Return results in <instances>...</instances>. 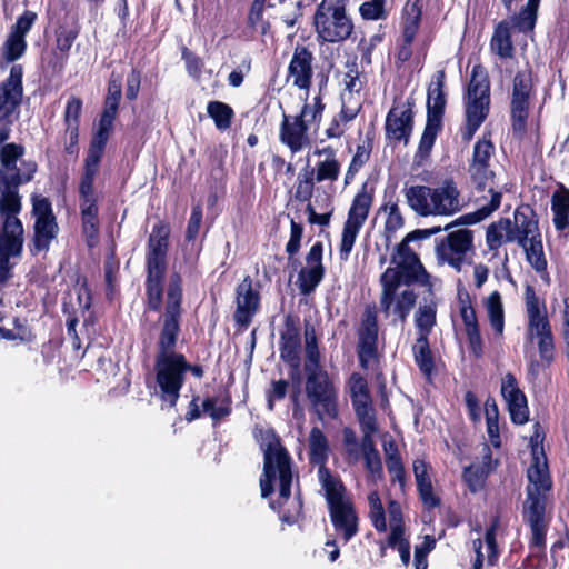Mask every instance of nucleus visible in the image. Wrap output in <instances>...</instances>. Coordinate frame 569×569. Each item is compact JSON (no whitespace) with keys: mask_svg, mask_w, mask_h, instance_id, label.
<instances>
[{"mask_svg":"<svg viewBox=\"0 0 569 569\" xmlns=\"http://www.w3.org/2000/svg\"><path fill=\"white\" fill-rule=\"evenodd\" d=\"M289 388V382L284 379L272 380L270 388L266 391L268 408L273 409L276 401H281L286 398Z\"/></svg>","mask_w":569,"mask_h":569,"instance_id":"obj_57","label":"nucleus"},{"mask_svg":"<svg viewBox=\"0 0 569 569\" xmlns=\"http://www.w3.org/2000/svg\"><path fill=\"white\" fill-rule=\"evenodd\" d=\"M436 323L437 322H417L420 336L412 349L416 365L428 381H431L436 371L435 357L428 340V335Z\"/></svg>","mask_w":569,"mask_h":569,"instance_id":"obj_24","label":"nucleus"},{"mask_svg":"<svg viewBox=\"0 0 569 569\" xmlns=\"http://www.w3.org/2000/svg\"><path fill=\"white\" fill-rule=\"evenodd\" d=\"M26 50V41L20 34L10 33L4 44V56L8 61H14Z\"/></svg>","mask_w":569,"mask_h":569,"instance_id":"obj_58","label":"nucleus"},{"mask_svg":"<svg viewBox=\"0 0 569 569\" xmlns=\"http://www.w3.org/2000/svg\"><path fill=\"white\" fill-rule=\"evenodd\" d=\"M445 71H438L436 81L432 82L428 90L427 102V120L441 123L446 107V97L443 92Z\"/></svg>","mask_w":569,"mask_h":569,"instance_id":"obj_35","label":"nucleus"},{"mask_svg":"<svg viewBox=\"0 0 569 569\" xmlns=\"http://www.w3.org/2000/svg\"><path fill=\"white\" fill-rule=\"evenodd\" d=\"M299 322H284L280 337V358L283 362L300 361L301 336Z\"/></svg>","mask_w":569,"mask_h":569,"instance_id":"obj_34","label":"nucleus"},{"mask_svg":"<svg viewBox=\"0 0 569 569\" xmlns=\"http://www.w3.org/2000/svg\"><path fill=\"white\" fill-rule=\"evenodd\" d=\"M501 396L505 401L525 396V392L519 388L516 376L511 372H507L502 378Z\"/></svg>","mask_w":569,"mask_h":569,"instance_id":"obj_62","label":"nucleus"},{"mask_svg":"<svg viewBox=\"0 0 569 569\" xmlns=\"http://www.w3.org/2000/svg\"><path fill=\"white\" fill-rule=\"evenodd\" d=\"M289 366V379L291 381V395L290 399L292 402H297L301 393L302 375H301V360L296 362H286Z\"/></svg>","mask_w":569,"mask_h":569,"instance_id":"obj_60","label":"nucleus"},{"mask_svg":"<svg viewBox=\"0 0 569 569\" xmlns=\"http://www.w3.org/2000/svg\"><path fill=\"white\" fill-rule=\"evenodd\" d=\"M154 370L161 400L174 407L184 383L183 353L156 356Z\"/></svg>","mask_w":569,"mask_h":569,"instance_id":"obj_13","label":"nucleus"},{"mask_svg":"<svg viewBox=\"0 0 569 569\" xmlns=\"http://www.w3.org/2000/svg\"><path fill=\"white\" fill-rule=\"evenodd\" d=\"M482 305L489 320H503V306L498 291H493L485 298Z\"/></svg>","mask_w":569,"mask_h":569,"instance_id":"obj_56","label":"nucleus"},{"mask_svg":"<svg viewBox=\"0 0 569 569\" xmlns=\"http://www.w3.org/2000/svg\"><path fill=\"white\" fill-rule=\"evenodd\" d=\"M508 11H512V4L523 2V0H502ZM540 0H527L521 4L520 12L511 18V22L519 31H529L533 29L536 22L537 9Z\"/></svg>","mask_w":569,"mask_h":569,"instance_id":"obj_36","label":"nucleus"},{"mask_svg":"<svg viewBox=\"0 0 569 569\" xmlns=\"http://www.w3.org/2000/svg\"><path fill=\"white\" fill-rule=\"evenodd\" d=\"M32 213L34 221L33 247L36 251L48 250L51 241L57 237L58 224L52 213L51 203L47 198L34 196L32 198Z\"/></svg>","mask_w":569,"mask_h":569,"instance_id":"obj_15","label":"nucleus"},{"mask_svg":"<svg viewBox=\"0 0 569 569\" xmlns=\"http://www.w3.org/2000/svg\"><path fill=\"white\" fill-rule=\"evenodd\" d=\"M357 419L362 431L359 448L362 455L367 452L373 453L375 450H378L373 440L375 433L379 430L376 413L358 417Z\"/></svg>","mask_w":569,"mask_h":569,"instance_id":"obj_43","label":"nucleus"},{"mask_svg":"<svg viewBox=\"0 0 569 569\" xmlns=\"http://www.w3.org/2000/svg\"><path fill=\"white\" fill-rule=\"evenodd\" d=\"M24 153V148L17 143H6L0 148L1 166H10V163L19 162Z\"/></svg>","mask_w":569,"mask_h":569,"instance_id":"obj_63","label":"nucleus"},{"mask_svg":"<svg viewBox=\"0 0 569 569\" xmlns=\"http://www.w3.org/2000/svg\"><path fill=\"white\" fill-rule=\"evenodd\" d=\"M181 296V278L179 274L174 273L171 276L168 287L166 305L167 320H177L180 317Z\"/></svg>","mask_w":569,"mask_h":569,"instance_id":"obj_44","label":"nucleus"},{"mask_svg":"<svg viewBox=\"0 0 569 569\" xmlns=\"http://www.w3.org/2000/svg\"><path fill=\"white\" fill-rule=\"evenodd\" d=\"M491 50L503 59L511 58L513 56L509 21H501L497 26L491 39Z\"/></svg>","mask_w":569,"mask_h":569,"instance_id":"obj_39","label":"nucleus"},{"mask_svg":"<svg viewBox=\"0 0 569 569\" xmlns=\"http://www.w3.org/2000/svg\"><path fill=\"white\" fill-rule=\"evenodd\" d=\"M527 477L530 483L526 488L522 519L531 530L529 548L545 553L549 528V521L546 519L547 493L552 490V479L547 462L540 465L539 458L535 457V462L528 469Z\"/></svg>","mask_w":569,"mask_h":569,"instance_id":"obj_3","label":"nucleus"},{"mask_svg":"<svg viewBox=\"0 0 569 569\" xmlns=\"http://www.w3.org/2000/svg\"><path fill=\"white\" fill-rule=\"evenodd\" d=\"M169 234V227L160 223L153 228L149 238L147 293L149 307L152 309H158L161 302V281L167 269Z\"/></svg>","mask_w":569,"mask_h":569,"instance_id":"obj_8","label":"nucleus"},{"mask_svg":"<svg viewBox=\"0 0 569 569\" xmlns=\"http://www.w3.org/2000/svg\"><path fill=\"white\" fill-rule=\"evenodd\" d=\"M359 330L358 359L362 369H368L369 361L378 356L379 322H362Z\"/></svg>","mask_w":569,"mask_h":569,"instance_id":"obj_33","label":"nucleus"},{"mask_svg":"<svg viewBox=\"0 0 569 569\" xmlns=\"http://www.w3.org/2000/svg\"><path fill=\"white\" fill-rule=\"evenodd\" d=\"M315 170H306L303 174L298 177V186L295 197L297 200L307 201L312 197L315 184Z\"/></svg>","mask_w":569,"mask_h":569,"instance_id":"obj_55","label":"nucleus"},{"mask_svg":"<svg viewBox=\"0 0 569 569\" xmlns=\"http://www.w3.org/2000/svg\"><path fill=\"white\" fill-rule=\"evenodd\" d=\"M459 191L452 181L440 187L413 186L407 189L409 206L421 216H451L460 211Z\"/></svg>","mask_w":569,"mask_h":569,"instance_id":"obj_6","label":"nucleus"},{"mask_svg":"<svg viewBox=\"0 0 569 569\" xmlns=\"http://www.w3.org/2000/svg\"><path fill=\"white\" fill-rule=\"evenodd\" d=\"M485 417L489 441L493 448L498 449L501 447L499 409L492 397H488L485 402Z\"/></svg>","mask_w":569,"mask_h":569,"instance_id":"obj_40","label":"nucleus"},{"mask_svg":"<svg viewBox=\"0 0 569 569\" xmlns=\"http://www.w3.org/2000/svg\"><path fill=\"white\" fill-rule=\"evenodd\" d=\"M253 281L247 276L237 287V309L234 320H250L260 307V295L253 289Z\"/></svg>","mask_w":569,"mask_h":569,"instance_id":"obj_26","label":"nucleus"},{"mask_svg":"<svg viewBox=\"0 0 569 569\" xmlns=\"http://www.w3.org/2000/svg\"><path fill=\"white\" fill-rule=\"evenodd\" d=\"M490 93L489 81L480 67H475L468 87V102L466 108L467 123L463 139L470 141L489 112Z\"/></svg>","mask_w":569,"mask_h":569,"instance_id":"obj_10","label":"nucleus"},{"mask_svg":"<svg viewBox=\"0 0 569 569\" xmlns=\"http://www.w3.org/2000/svg\"><path fill=\"white\" fill-rule=\"evenodd\" d=\"M528 210H516L515 220L500 219L491 223L487 230V243L496 250L505 242L522 243L531 233L538 232V222L530 218Z\"/></svg>","mask_w":569,"mask_h":569,"instance_id":"obj_11","label":"nucleus"},{"mask_svg":"<svg viewBox=\"0 0 569 569\" xmlns=\"http://www.w3.org/2000/svg\"><path fill=\"white\" fill-rule=\"evenodd\" d=\"M179 325L180 322H163V327L158 339L157 356L181 355L180 352L174 351L181 331Z\"/></svg>","mask_w":569,"mask_h":569,"instance_id":"obj_41","label":"nucleus"},{"mask_svg":"<svg viewBox=\"0 0 569 569\" xmlns=\"http://www.w3.org/2000/svg\"><path fill=\"white\" fill-rule=\"evenodd\" d=\"M422 0H408L403 8V43L400 46L397 59L406 62L410 59L411 43L418 32L421 20Z\"/></svg>","mask_w":569,"mask_h":569,"instance_id":"obj_22","label":"nucleus"},{"mask_svg":"<svg viewBox=\"0 0 569 569\" xmlns=\"http://www.w3.org/2000/svg\"><path fill=\"white\" fill-rule=\"evenodd\" d=\"M97 325H100V322H67V336L74 351H79L82 347L83 339L79 336V332L86 336L88 340L86 349H88L92 342L90 332L96 330Z\"/></svg>","mask_w":569,"mask_h":569,"instance_id":"obj_47","label":"nucleus"},{"mask_svg":"<svg viewBox=\"0 0 569 569\" xmlns=\"http://www.w3.org/2000/svg\"><path fill=\"white\" fill-rule=\"evenodd\" d=\"M510 420L515 425H525L529 421V407L526 395L506 401Z\"/></svg>","mask_w":569,"mask_h":569,"instance_id":"obj_53","label":"nucleus"},{"mask_svg":"<svg viewBox=\"0 0 569 569\" xmlns=\"http://www.w3.org/2000/svg\"><path fill=\"white\" fill-rule=\"evenodd\" d=\"M386 451V465L387 470L391 476V481H397L401 487H403L406 485V470L397 445L391 441L389 443V449Z\"/></svg>","mask_w":569,"mask_h":569,"instance_id":"obj_45","label":"nucleus"},{"mask_svg":"<svg viewBox=\"0 0 569 569\" xmlns=\"http://www.w3.org/2000/svg\"><path fill=\"white\" fill-rule=\"evenodd\" d=\"M487 477L488 471L481 465H470L462 471V480L471 493H477L485 487Z\"/></svg>","mask_w":569,"mask_h":569,"instance_id":"obj_50","label":"nucleus"},{"mask_svg":"<svg viewBox=\"0 0 569 569\" xmlns=\"http://www.w3.org/2000/svg\"><path fill=\"white\" fill-rule=\"evenodd\" d=\"M317 156H325V159L317 163L315 170V180L321 182L325 180L336 181L340 173V163L336 159L335 151L331 148L317 149Z\"/></svg>","mask_w":569,"mask_h":569,"instance_id":"obj_37","label":"nucleus"},{"mask_svg":"<svg viewBox=\"0 0 569 569\" xmlns=\"http://www.w3.org/2000/svg\"><path fill=\"white\" fill-rule=\"evenodd\" d=\"M311 62L312 53L306 47H296L289 64V78L300 89H309L310 87L312 77Z\"/></svg>","mask_w":569,"mask_h":569,"instance_id":"obj_29","label":"nucleus"},{"mask_svg":"<svg viewBox=\"0 0 569 569\" xmlns=\"http://www.w3.org/2000/svg\"><path fill=\"white\" fill-rule=\"evenodd\" d=\"M436 548V539L431 535H426L421 545L416 546L413 556L415 569L428 568V555Z\"/></svg>","mask_w":569,"mask_h":569,"instance_id":"obj_54","label":"nucleus"},{"mask_svg":"<svg viewBox=\"0 0 569 569\" xmlns=\"http://www.w3.org/2000/svg\"><path fill=\"white\" fill-rule=\"evenodd\" d=\"M330 447L326 435L318 427H313L309 435V462L318 466V478L321 486L341 480L333 476L326 466L329 458Z\"/></svg>","mask_w":569,"mask_h":569,"instance_id":"obj_20","label":"nucleus"},{"mask_svg":"<svg viewBox=\"0 0 569 569\" xmlns=\"http://www.w3.org/2000/svg\"><path fill=\"white\" fill-rule=\"evenodd\" d=\"M22 67L12 66L7 80L0 83V121L12 122L18 118L22 101Z\"/></svg>","mask_w":569,"mask_h":569,"instance_id":"obj_17","label":"nucleus"},{"mask_svg":"<svg viewBox=\"0 0 569 569\" xmlns=\"http://www.w3.org/2000/svg\"><path fill=\"white\" fill-rule=\"evenodd\" d=\"M369 502V517L373 528L378 532H385L387 530L386 512L377 491H372L368 496Z\"/></svg>","mask_w":569,"mask_h":569,"instance_id":"obj_52","label":"nucleus"},{"mask_svg":"<svg viewBox=\"0 0 569 569\" xmlns=\"http://www.w3.org/2000/svg\"><path fill=\"white\" fill-rule=\"evenodd\" d=\"M417 490L422 505L428 509L440 506L441 500L433 493V487L429 477L430 465L425 459H416L412 463Z\"/></svg>","mask_w":569,"mask_h":569,"instance_id":"obj_31","label":"nucleus"},{"mask_svg":"<svg viewBox=\"0 0 569 569\" xmlns=\"http://www.w3.org/2000/svg\"><path fill=\"white\" fill-rule=\"evenodd\" d=\"M121 78L112 73L109 81L108 93L104 100V107L101 117L109 116L110 119L114 120L118 112V106L121 99Z\"/></svg>","mask_w":569,"mask_h":569,"instance_id":"obj_46","label":"nucleus"},{"mask_svg":"<svg viewBox=\"0 0 569 569\" xmlns=\"http://www.w3.org/2000/svg\"><path fill=\"white\" fill-rule=\"evenodd\" d=\"M396 292L397 289L387 292V289L382 288L380 308L386 318L392 317L403 320L415 306L416 295L409 289L403 290V292L397 297Z\"/></svg>","mask_w":569,"mask_h":569,"instance_id":"obj_27","label":"nucleus"},{"mask_svg":"<svg viewBox=\"0 0 569 569\" xmlns=\"http://www.w3.org/2000/svg\"><path fill=\"white\" fill-rule=\"evenodd\" d=\"M307 130L308 123L302 120V117L297 116L291 119L284 114L280 137L282 142L286 143L292 152H297L309 144V139L306 133Z\"/></svg>","mask_w":569,"mask_h":569,"instance_id":"obj_30","label":"nucleus"},{"mask_svg":"<svg viewBox=\"0 0 569 569\" xmlns=\"http://www.w3.org/2000/svg\"><path fill=\"white\" fill-rule=\"evenodd\" d=\"M305 391L308 400L319 413H325L331 419H336L339 413L338 389L329 372L318 370L305 373Z\"/></svg>","mask_w":569,"mask_h":569,"instance_id":"obj_12","label":"nucleus"},{"mask_svg":"<svg viewBox=\"0 0 569 569\" xmlns=\"http://www.w3.org/2000/svg\"><path fill=\"white\" fill-rule=\"evenodd\" d=\"M493 152V144L490 140H481L475 144L472 162L469 168L471 181L479 196L476 197L478 204L473 213L475 221L488 218L496 211L501 201L506 186H500L495 180V173L489 169V159Z\"/></svg>","mask_w":569,"mask_h":569,"instance_id":"obj_4","label":"nucleus"},{"mask_svg":"<svg viewBox=\"0 0 569 569\" xmlns=\"http://www.w3.org/2000/svg\"><path fill=\"white\" fill-rule=\"evenodd\" d=\"M371 203L372 196L369 192L365 190L359 192L353 199L347 220L362 226L368 217Z\"/></svg>","mask_w":569,"mask_h":569,"instance_id":"obj_48","label":"nucleus"},{"mask_svg":"<svg viewBox=\"0 0 569 569\" xmlns=\"http://www.w3.org/2000/svg\"><path fill=\"white\" fill-rule=\"evenodd\" d=\"M525 252L528 262L531 267L538 271H545L547 268V261L542 251V243L539 239H537V232L531 233L522 243H519Z\"/></svg>","mask_w":569,"mask_h":569,"instance_id":"obj_42","label":"nucleus"},{"mask_svg":"<svg viewBox=\"0 0 569 569\" xmlns=\"http://www.w3.org/2000/svg\"><path fill=\"white\" fill-rule=\"evenodd\" d=\"M416 238V232L409 233L395 247L391 256V264L381 276L382 288L387 292L398 289L400 284L419 283L430 287L429 274L426 272L419 257L409 247V241Z\"/></svg>","mask_w":569,"mask_h":569,"instance_id":"obj_5","label":"nucleus"},{"mask_svg":"<svg viewBox=\"0 0 569 569\" xmlns=\"http://www.w3.org/2000/svg\"><path fill=\"white\" fill-rule=\"evenodd\" d=\"M321 487L336 532L345 542L350 541L359 532V517L353 501L347 497L346 486L338 480Z\"/></svg>","mask_w":569,"mask_h":569,"instance_id":"obj_7","label":"nucleus"},{"mask_svg":"<svg viewBox=\"0 0 569 569\" xmlns=\"http://www.w3.org/2000/svg\"><path fill=\"white\" fill-rule=\"evenodd\" d=\"M347 0H322L313 16L316 31L323 41L338 42L350 37L353 23L346 13Z\"/></svg>","mask_w":569,"mask_h":569,"instance_id":"obj_9","label":"nucleus"},{"mask_svg":"<svg viewBox=\"0 0 569 569\" xmlns=\"http://www.w3.org/2000/svg\"><path fill=\"white\" fill-rule=\"evenodd\" d=\"M113 127V120L109 116L101 117L98 130L94 133L88 156L84 163V173L82 177L84 190H89L90 183H93L94 176L98 171L101 157L104 151L106 143L109 139L110 132Z\"/></svg>","mask_w":569,"mask_h":569,"instance_id":"obj_19","label":"nucleus"},{"mask_svg":"<svg viewBox=\"0 0 569 569\" xmlns=\"http://www.w3.org/2000/svg\"><path fill=\"white\" fill-rule=\"evenodd\" d=\"M348 385L356 417L375 415L372 398L366 378L359 372H353L349 378Z\"/></svg>","mask_w":569,"mask_h":569,"instance_id":"obj_28","label":"nucleus"},{"mask_svg":"<svg viewBox=\"0 0 569 569\" xmlns=\"http://www.w3.org/2000/svg\"><path fill=\"white\" fill-rule=\"evenodd\" d=\"M360 228H361L360 224L353 223L348 220L346 221L345 227H343V232H342L341 248H340L341 254H343L345 258H347L349 256V253L351 252L355 240L357 238V234H358Z\"/></svg>","mask_w":569,"mask_h":569,"instance_id":"obj_61","label":"nucleus"},{"mask_svg":"<svg viewBox=\"0 0 569 569\" xmlns=\"http://www.w3.org/2000/svg\"><path fill=\"white\" fill-rule=\"evenodd\" d=\"M323 277L322 243L316 242L306 257V267L298 274V287L303 295H309Z\"/></svg>","mask_w":569,"mask_h":569,"instance_id":"obj_23","label":"nucleus"},{"mask_svg":"<svg viewBox=\"0 0 569 569\" xmlns=\"http://www.w3.org/2000/svg\"><path fill=\"white\" fill-rule=\"evenodd\" d=\"M412 129V110L410 107H393L386 120V131L389 138L408 142Z\"/></svg>","mask_w":569,"mask_h":569,"instance_id":"obj_32","label":"nucleus"},{"mask_svg":"<svg viewBox=\"0 0 569 569\" xmlns=\"http://www.w3.org/2000/svg\"><path fill=\"white\" fill-rule=\"evenodd\" d=\"M80 196L82 198L81 213H82V228L87 238L89 247H93L98 240V207L93 194V183H90L89 190H84L83 180L80 183Z\"/></svg>","mask_w":569,"mask_h":569,"instance_id":"obj_25","label":"nucleus"},{"mask_svg":"<svg viewBox=\"0 0 569 569\" xmlns=\"http://www.w3.org/2000/svg\"><path fill=\"white\" fill-rule=\"evenodd\" d=\"M208 114L214 120L218 129L226 130L231 126L233 110L220 101H211L207 107Z\"/></svg>","mask_w":569,"mask_h":569,"instance_id":"obj_51","label":"nucleus"},{"mask_svg":"<svg viewBox=\"0 0 569 569\" xmlns=\"http://www.w3.org/2000/svg\"><path fill=\"white\" fill-rule=\"evenodd\" d=\"M551 208L553 211V222L558 230H563L569 226V189L561 186L551 198Z\"/></svg>","mask_w":569,"mask_h":569,"instance_id":"obj_38","label":"nucleus"},{"mask_svg":"<svg viewBox=\"0 0 569 569\" xmlns=\"http://www.w3.org/2000/svg\"><path fill=\"white\" fill-rule=\"evenodd\" d=\"M531 88V78L529 73L518 72L515 76L511 99V116L513 120V129L516 131H522L526 128Z\"/></svg>","mask_w":569,"mask_h":569,"instance_id":"obj_21","label":"nucleus"},{"mask_svg":"<svg viewBox=\"0 0 569 569\" xmlns=\"http://www.w3.org/2000/svg\"><path fill=\"white\" fill-rule=\"evenodd\" d=\"M199 400V396H193L189 402L184 415V419L188 422L199 419L203 412L211 418L213 425H218L232 413V396L228 389H223L218 396L207 397L202 401V410L200 409Z\"/></svg>","mask_w":569,"mask_h":569,"instance_id":"obj_16","label":"nucleus"},{"mask_svg":"<svg viewBox=\"0 0 569 569\" xmlns=\"http://www.w3.org/2000/svg\"><path fill=\"white\" fill-rule=\"evenodd\" d=\"M342 442L345 446L346 455L357 461L360 457L359 442L356 432L350 427L342 429Z\"/></svg>","mask_w":569,"mask_h":569,"instance_id":"obj_64","label":"nucleus"},{"mask_svg":"<svg viewBox=\"0 0 569 569\" xmlns=\"http://www.w3.org/2000/svg\"><path fill=\"white\" fill-rule=\"evenodd\" d=\"M34 166L26 164L24 176L8 177L0 196V284L12 278L16 260L21 257L23 248V227L18 218L21 211V197L18 187L33 179Z\"/></svg>","mask_w":569,"mask_h":569,"instance_id":"obj_2","label":"nucleus"},{"mask_svg":"<svg viewBox=\"0 0 569 569\" xmlns=\"http://www.w3.org/2000/svg\"><path fill=\"white\" fill-rule=\"evenodd\" d=\"M440 127L441 123L427 120V124L419 144V153L421 156H427L430 152Z\"/></svg>","mask_w":569,"mask_h":569,"instance_id":"obj_59","label":"nucleus"},{"mask_svg":"<svg viewBox=\"0 0 569 569\" xmlns=\"http://www.w3.org/2000/svg\"><path fill=\"white\" fill-rule=\"evenodd\" d=\"M472 232L468 229H459L450 232L445 240L437 246V257L440 262H446L456 270L461 269L467 253L472 249Z\"/></svg>","mask_w":569,"mask_h":569,"instance_id":"obj_18","label":"nucleus"},{"mask_svg":"<svg viewBox=\"0 0 569 569\" xmlns=\"http://www.w3.org/2000/svg\"><path fill=\"white\" fill-rule=\"evenodd\" d=\"M252 436L263 452V470L259 480L261 497H271L278 480L279 495L277 499L269 501V507L277 512L281 522L288 526L298 525L305 519L303 499L299 488L291 499L293 472L289 451L272 427L257 423L252 429Z\"/></svg>","mask_w":569,"mask_h":569,"instance_id":"obj_1","label":"nucleus"},{"mask_svg":"<svg viewBox=\"0 0 569 569\" xmlns=\"http://www.w3.org/2000/svg\"><path fill=\"white\" fill-rule=\"evenodd\" d=\"M387 546H389L392 549H397L400 555L402 565L405 567L409 566L411 557V547L409 540L405 537L400 526L392 528L387 538Z\"/></svg>","mask_w":569,"mask_h":569,"instance_id":"obj_49","label":"nucleus"},{"mask_svg":"<svg viewBox=\"0 0 569 569\" xmlns=\"http://www.w3.org/2000/svg\"><path fill=\"white\" fill-rule=\"evenodd\" d=\"M527 335L536 341L539 359H530L527 368L529 381H536L541 371L549 369L556 359L555 337L550 322H528Z\"/></svg>","mask_w":569,"mask_h":569,"instance_id":"obj_14","label":"nucleus"}]
</instances>
